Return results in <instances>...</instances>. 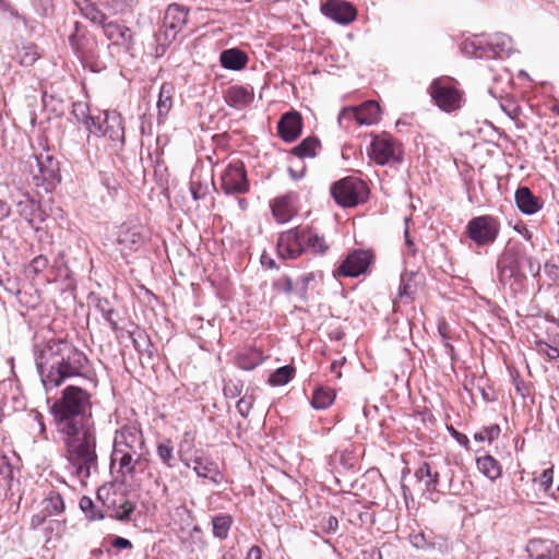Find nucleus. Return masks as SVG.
Returning a JSON list of instances; mask_svg holds the SVG:
<instances>
[{"instance_id":"obj_18","label":"nucleus","mask_w":559,"mask_h":559,"mask_svg":"<svg viewBox=\"0 0 559 559\" xmlns=\"http://www.w3.org/2000/svg\"><path fill=\"white\" fill-rule=\"evenodd\" d=\"M179 454L181 462L187 467H191L199 477L209 479L216 485L222 481L223 475L215 462L199 455L189 457L183 451L182 445L179 449Z\"/></svg>"},{"instance_id":"obj_8","label":"nucleus","mask_w":559,"mask_h":559,"mask_svg":"<svg viewBox=\"0 0 559 559\" xmlns=\"http://www.w3.org/2000/svg\"><path fill=\"white\" fill-rule=\"evenodd\" d=\"M428 92L433 103L445 112L455 111L462 106L463 93L456 87V82L452 78L435 79Z\"/></svg>"},{"instance_id":"obj_59","label":"nucleus","mask_w":559,"mask_h":559,"mask_svg":"<svg viewBox=\"0 0 559 559\" xmlns=\"http://www.w3.org/2000/svg\"><path fill=\"white\" fill-rule=\"evenodd\" d=\"M32 414H33L34 420L38 425L40 437L44 440H47L48 437H47L46 425H45V421H44V416L38 411H33Z\"/></svg>"},{"instance_id":"obj_30","label":"nucleus","mask_w":559,"mask_h":559,"mask_svg":"<svg viewBox=\"0 0 559 559\" xmlns=\"http://www.w3.org/2000/svg\"><path fill=\"white\" fill-rule=\"evenodd\" d=\"M219 61L223 68L238 71L248 63V56L240 49L230 48L221 52Z\"/></svg>"},{"instance_id":"obj_55","label":"nucleus","mask_w":559,"mask_h":559,"mask_svg":"<svg viewBox=\"0 0 559 559\" xmlns=\"http://www.w3.org/2000/svg\"><path fill=\"white\" fill-rule=\"evenodd\" d=\"M49 262L45 255H38L32 260L28 266V272L37 275L45 271L48 266Z\"/></svg>"},{"instance_id":"obj_46","label":"nucleus","mask_w":559,"mask_h":559,"mask_svg":"<svg viewBox=\"0 0 559 559\" xmlns=\"http://www.w3.org/2000/svg\"><path fill=\"white\" fill-rule=\"evenodd\" d=\"M501 429L499 425H491L489 427H484L480 431L474 435V439L479 442L488 441L492 442L495 439L499 437Z\"/></svg>"},{"instance_id":"obj_23","label":"nucleus","mask_w":559,"mask_h":559,"mask_svg":"<svg viewBox=\"0 0 559 559\" xmlns=\"http://www.w3.org/2000/svg\"><path fill=\"white\" fill-rule=\"evenodd\" d=\"M526 550L533 559H556L559 555L558 546L548 539H532Z\"/></svg>"},{"instance_id":"obj_35","label":"nucleus","mask_w":559,"mask_h":559,"mask_svg":"<svg viewBox=\"0 0 559 559\" xmlns=\"http://www.w3.org/2000/svg\"><path fill=\"white\" fill-rule=\"evenodd\" d=\"M173 94L174 86L169 83H164L160 86L158 100H157V110H158V121L162 122L170 111L173 107Z\"/></svg>"},{"instance_id":"obj_40","label":"nucleus","mask_w":559,"mask_h":559,"mask_svg":"<svg viewBox=\"0 0 559 559\" xmlns=\"http://www.w3.org/2000/svg\"><path fill=\"white\" fill-rule=\"evenodd\" d=\"M156 453L162 463L168 467L173 468L176 465V459L174 454V447L170 439H164L163 441L157 443Z\"/></svg>"},{"instance_id":"obj_57","label":"nucleus","mask_w":559,"mask_h":559,"mask_svg":"<svg viewBox=\"0 0 559 559\" xmlns=\"http://www.w3.org/2000/svg\"><path fill=\"white\" fill-rule=\"evenodd\" d=\"M321 528L323 532L331 534L335 533L338 528V520L334 515H330L323 519L321 522Z\"/></svg>"},{"instance_id":"obj_24","label":"nucleus","mask_w":559,"mask_h":559,"mask_svg":"<svg viewBox=\"0 0 559 559\" xmlns=\"http://www.w3.org/2000/svg\"><path fill=\"white\" fill-rule=\"evenodd\" d=\"M515 203L519 210L526 215L537 213L543 202L539 198L535 197L527 187H520L515 191Z\"/></svg>"},{"instance_id":"obj_22","label":"nucleus","mask_w":559,"mask_h":559,"mask_svg":"<svg viewBox=\"0 0 559 559\" xmlns=\"http://www.w3.org/2000/svg\"><path fill=\"white\" fill-rule=\"evenodd\" d=\"M512 51V39L506 34H496L486 39V58H504Z\"/></svg>"},{"instance_id":"obj_1","label":"nucleus","mask_w":559,"mask_h":559,"mask_svg":"<svg viewBox=\"0 0 559 559\" xmlns=\"http://www.w3.org/2000/svg\"><path fill=\"white\" fill-rule=\"evenodd\" d=\"M57 432L62 437L67 469L82 485L98 472L93 394L79 385H68L50 406Z\"/></svg>"},{"instance_id":"obj_9","label":"nucleus","mask_w":559,"mask_h":559,"mask_svg":"<svg viewBox=\"0 0 559 559\" xmlns=\"http://www.w3.org/2000/svg\"><path fill=\"white\" fill-rule=\"evenodd\" d=\"M331 193L337 204L352 207L367 198L368 190L364 181L347 177L335 182L331 188Z\"/></svg>"},{"instance_id":"obj_50","label":"nucleus","mask_w":559,"mask_h":559,"mask_svg":"<svg viewBox=\"0 0 559 559\" xmlns=\"http://www.w3.org/2000/svg\"><path fill=\"white\" fill-rule=\"evenodd\" d=\"M80 508L85 513L86 518L90 520H99L103 519L104 515L100 512H95L94 502L90 497H82L80 499Z\"/></svg>"},{"instance_id":"obj_10","label":"nucleus","mask_w":559,"mask_h":559,"mask_svg":"<svg viewBox=\"0 0 559 559\" xmlns=\"http://www.w3.org/2000/svg\"><path fill=\"white\" fill-rule=\"evenodd\" d=\"M500 233L498 218L481 215L472 218L466 225V235L477 246H488L496 241Z\"/></svg>"},{"instance_id":"obj_13","label":"nucleus","mask_w":559,"mask_h":559,"mask_svg":"<svg viewBox=\"0 0 559 559\" xmlns=\"http://www.w3.org/2000/svg\"><path fill=\"white\" fill-rule=\"evenodd\" d=\"M305 252V227L298 226L280 234L277 253L282 259L295 260Z\"/></svg>"},{"instance_id":"obj_20","label":"nucleus","mask_w":559,"mask_h":559,"mask_svg":"<svg viewBox=\"0 0 559 559\" xmlns=\"http://www.w3.org/2000/svg\"><path fill=\"white\" fill-rule=\"evenodd\" d=\"M322 13L338 24H348L356 19L357 11L353 4L342 0H329L321 7Z\"/></svg>"},{"instance_id":"obj_54","label":"nucleus","mask_w":559,"mask_h":559,"mask_svg":"<svg viewBox=\"0 0 559 559\" xmlns=\"http://www.w3.org/2000/svg\"><path fill=\"white\" fill-rule=\"evenodd\" d=\"M338 124L343 128H348L352 121L357 122L355 107H347L341 110L337 117Z\"/></svg>"},{"instance_id":"obj_52","label":"nucleus","mask_w":559,"mask_h":559,"mask_svg":"<svg viewBox=\"0 0 559 559\" xmlns=\"http://www.w3.org/2000/svg\"><path fill=\"white\" fill-rule=\"evenodd\" d=\"M254 403V397L251 394H245L237 402V411L241 417L247 418Z\"/></svg>"},{"instance_id":"obj_31","label":"nucleus","mask_w":559,"mask_h":559,"mask_svg":"<svg viewBox=\"0 0 559 559\" xmlns=\"http://www.w3.org/2000/svg\"><path fill=\"white\" fill-rule=\"evenodd\" d=\"M263 359L261 350L252 347L242 348L236 355V364L243 370H253L262 364Z\"/></svg>"},{"instance_id":"obj_27","label":"nucleus","mask_w":559,"mask_h":559,"mask_svg":"<svg viewBox=\"0 0 559 559\" xmlns=\"http://www.w3.org/2000/svg\"><path fill=\"white\" fill-rule=\"evenodd\" d=\"M105 36L111 40L114 44L124 45L132 41V32L129 27L124 25H120L117 22H104L100 25Z\"/></svg>"},{"instance_id":"obj_16","label":"nucleus","mask_w":559,"mask_h":559,"mask_svg":"<svg viewBox=\"0 0 559 559\" xmlns=\"http://www.w3.org/2000/svg\"><path fill=\"white\" fill-rule=\"evenodd\" d=\"M145 237L143 227L140 225L122 224L117 231L116 246L123 258L139 251L143 246Z\"/></svg>"},{"instance_id":"obj_48","label":"nucleus","mask_w":559,"mask_h":559,"mask_svg":"<svg viewBox=\"0 0 559 559\" xmlns=\"http://www.w3.org/2000/svg\"><path fill=\"white\" fill-rule=\"evenodd\" d=\"M413 275V273H403L401 275V283L399 287V297L401 299H403L404 297H412L414 293Z\"/></svg>"},{"instance_id":"obj_19","label":"nucleus","mask_w":559,"mask_h":559,"mask_svg":"<svg viewBox=\"0 0 559 559\" xmlns=\"http://www.w3.org/2000/svg\"><path fill=\"white\" fill-rule=\"evenodd\" d=\"M95 127L99 130L96 132H91L95 135L108 136L111 141H120L123 142L124 139V128L123 120L120 114L117 111L105 112L103 121H100V117H97L95 122Z\"/></svg>"},{"instance_id":"obj_63","label":"nucleus","mask_w":559,"mask_h":559,"mask_svg":"<svg viewBox=\"0 0 559 559\" xmlns=\"http://www.w3.org/2000/svg\"><path fill=\"white\" fill-rule=\"evenodd\" d=\"M345 361V358H342L341 360H334L332 364H331V372L333 373H336V377L337 378H341L342 373L340 371V367L344 364Z\"/></svg>"},{"instance_id":"obj_47","label":"nucleus","mask_w":559,"mask_h":559,"mask_svg":"<svg viewBox=\"0 0 559 559\" xmlns=\"http://www.w3.org/2000/svg\"><path fill=\"white\" fill-rule=\"evenodd\" d=\"M13 480V467L9 462V459L4 455L0 456V481H3V486L10 488Z\"/></svg>"},{"instance_id":"obj_2","label":"nucleus","mask_w":559,"mask_h":559,"mask_svg":"<svg viewBox=\"0 0 559 559\" xmlns=\"http://www.w3.org/2000/svg\"><path fill=\"white\" fill-rule=\"evenodd\" d=\"M34 357L46 391L58 388L70 378H94L86 354L64 338H50L35 345Z\"/></svg>"},{"instance_id":"obj_34","label":"nucleus","mask_w":559,"mask_h":559,"mask_svg":"<svg viewBox=\"0 0 559 559\" xmlns=\"http://www.w3.org/2000/svg\"><path fill=\"white\" fill-rule=\"evenodd\" d=\"M81 14L90 20L93 24L102 25L107 20L105 13H103L94 2L91 0H73Z\"/></svg>"},{"instance_id":"obj_38","label":"nucleus","mask_w":559,"mask_h":559,"mask_svg":"<svg viewBox=\"0 0 559 559\" xmlns=\"http://www.w3.org/2000/svg\"><path fill=\"white\" fill-rule=\"evenodd\" d=\"M335 400V392L331 388L319 386L314 390L311 397V405L316 409H325L332 405Z\"/></svg>"},{"instance_id":"obj_26","label":"nucleus","mask_w":559,"mask_h":559,"mask_svg":"<svg viewBox=\"0 0 559 559\" xmlns=\"http://www.w3.org/2000/svg\"><path fill=\"white\" fill-rule=\"evenodd\" d=\"M225 98L228 105L234 107H246L254 98L253 88L243 85H231L227 88Z\"/></svg>"},{"instance_id":"obj_43","label":"nucleus","mask_w":559,"mask_h":559,"mask_svg":"<svg viewBox=\"0 0 559 559\" xmlns=\"http://www.w3.org/2000/svg\"><path fill=\"white\" fill-rule=\"evenodd\" d=\"M133 346L140 356H146L148 359L153 356L152 344L148 336L144 332L132 334Z\"/></svg>"},{"instance_id":"obj_49","label":"nucleus","mask_w":559,"mask_h":559,"mask_svg":"<svg viewBox=\"0 0 559 559\" xmlns=\"http://www.w3.org/2000/svg\"><path fill=\"white\" fill-rule=\"evenodd\" d=\"M500 108L512 120H518L521 115V107L511 98H501Z\"/></svg>"},{"instance_id":"obj_4","label":"nucleus","mask_w":559,"mask_h":559,"mask_svg":"<svg viewBox=\"0 0 559 559\" xmlns=\"http://www.w3.org/2000/svg\"><path fill=\"white\" fill-rule=\"evenodd\" d=\"M21 169L36 187L46 185V190L61 180L59 162L48 151L28 155L22 162Z\"/></svg>"},{"instance_id":"obj_33","label":"nucleus","mask_w":559,"mask_h":559,"mask_svg":"<svg viewBox=\"0 0 559 559\" xmlns=\"http://www.w3.org/2000/svg\"><path fill=\"white\" fill-rule=\"evenodd\" d=\"M72 115L76 119L78 122L82 123L86 130L91 132H96L99 129L95 127V122L97 117H94L90 114V107L86 103L76 102L72 106Z\"/></svg>"},{"instance_id":"obj_7","label":"nucleus","mask_w":559,"mask_h":559,"mask_svg":"<svg viewBox=\"0 0 559 559\" xmlns=\"http://www.w3.org/2000/svg\"><path fill=\"white\" fill-rule=\"evenodd\" d=\"M367 154L377 165H395L403 162L404 150L399 140L390 133L382 132L372 135Z\"/></svg>"},{"instance_id":"obj_15","label":"nucleus","mask_w":559,"mask_h":559,"mask_svg":"<svg viewBox=\"0 0 559 559\" xmlns=\"http://www.w3.org/2000/svg\"><path fill=\"white\" fill-rule=\"evenodd\" d=\"M221 188L226 194H242L249 191L247 173L242 163L229 164L221 176Z\"/></svg>"},{"instance_id":"obj_5","label":"nucleus","mask_w":559,"mask_h":559,"mask_svg":"<svg viewBox=\"0 0 559 559\" xmlns=\"http://www.w3.org/2000/svg\"><path fill=\"white\" fill-rule=\"evenodd\" d=\"M498 269L501 281L512 277L521 280L527 274L537 276L540 272V263L524 251L510 249L498 261Z\"/></svg>"},{"instance_id":"obj_6","label":"nucleus","mask_w":559,"mask_h":559,"mask_svg":"<svg viewBox=\"0 0 559 559\" xmlns=\"http://www.w3.org/2000/svg\"><path fill=\"white\" fill-rule=\"evenodd\" d=\"M415 477L419 483H424L427 492H441L442 479L449 481L447 488L451 489L453 471L451 469L449 459L436 457L420 464L415 471Z\"/></svg>"},{"instance_id":"obj_32","label":"nucleus","mask_w":559,"mask_h":559,"mask_svg":"<svg viewBox=\"0 0 559 559\" xmlns=\"http://www.w3.org/2000/svg\"><path fill=\"white\" fill-rule=\"evenodd\" d=\"M476 465L478 471L490 480H496L501 476V465L492 455L485 454L477 457Z\"/></svg>"},{"instance_id":"obj_44","label":"nucleus","mask_w":559,"mask_h":559,"mask_svg":"<svg viewBox=\"0 0 559 559\" xmlns=\"http://www.w3.org/2000/svg\"><path fill=\"white\" fill-rule=\"evenodd\" d=\"M38 57L39 53L34 45L24 46L16 53L19 63L24 67L32 66Z\"/></svg>"},{"instance_id":"obj_45","label":"nucleus","mask_w":559,"mask_h":559,"mask_svg":"<svg viewBox=\"0 0 559 559\" xmlns=\"http://www.w3.org/2000/svg\"><path fill=\"white\" fill-rule=\"evenodd\" d=\"M294 368L290 366H283L277 368L270 377L272 385H284L293 378Z\"/></svg>"},{"instance_id":"obj_62","label":"nucleus","mask_w":559,"mask_h":559,"mask_svg":"<svg viewBox=\"0 0 559 559\" xmlns=\"http://www.w3.org/2000/svg\"><path fill=\"white\" fill-rule=\"evenodd\" d=\"M245 559H263L262 549L257 545L251 546L247 551Z\"/></svg>"},{"instance_id":"obj_53","label":"nucleus","mask_w":559,"mask_h":559,"mask_svg":"<svg viewBox=\"0 0 559 559\" xmlns=\"http://www.w3.org/2000/svg\"><path fill=\"white\" fill-rule=\"evenodd\" d=\"M242 386L243 385L240 381H237V382L233 381V380L225 381L224 388H223L225 397H227V399L237 397L238 395L241 394Z\"/></svg>"},{"instance_id":"obj_21","label":"nucleus","mask_w":559,"mask_h":559,"mask_svg":"<svg viewBox=\"0 0 559 559\" xmlns=\"http://www.w3.org/2000/svg\"><path fill=\"white\" fill-rule=\"evenodd\" d=\"M302 118L297 111L284 114L277 123V133L285 142H294L301 133Z\"/></svg>"},{"instance_id":"obj_12","label":"nucleus","mask_w":559,"mask_h":559,"mask_svg":"<svg viewBox=\"0 0 559 559\" xmlns=\"http://www.w3.org/2000/svg\"><path fill=\"white\" fill-rule=\"evenodd\" d=\"M11 207L15 209V213L24 219L31 227H35L36 223L45 221L39 205L27 193L21 190L11 191L9 194Z\"/></svg>"},{"instance_id":"obj_3","label":"nucleus","mask_w":559,"mask_h":559,"mask_svg":"<svg viewBox=\"0 0 559 559\" xmlns=\"http://www.w3.org/2000/svg\"><path fill=\"white\" fill-rule=\"evenodd\" d=\"M145 440L141 428L135 424L124 425L116 431L111 463H118L119 473L126 477H134L136 467L144 457Z\"/></svg>"},{"instance_id":"obj_51","label":"nucleus","mask_w":559,"mask_h":559,"mask_svg":"<svg viewBox=\"0 0 559 559\" xmlns=\"http://www.w3.org/2000/svg\"><path fill=\"white\" fill-rule=\"evenodd\" d=\"M95 307L103 313L104 319L109 322L111 328L116 330L117 322L112 319L114 309L110 307L109 301L105 298L98 299Z\"/></svg>"},{"instance_id":"obj_41","label":"nucleus","mask_w":559,"mask_h":559,"mask_svg":"<svg viewBox=\"0 0 559 559\" xmlns=\"http://www.w3.org/2000/svg\"><path fill=\"white\" fill-rule=\"evenodd\" d=\"M44 510L47 515L59 514L64 511V501L61 495L55 490H50L44 500Z\"/></svg>"},{"instance_id":"obj_64","label":"nucleus","mask_w":559,"mask_h":559,"mask_svg":"<svg viewBox=\"0 0 559 559\" xmlns=\"http://www.w3.org/2000/svg\"><path fill=\"white\" fill-rule=\"evenodd\" d=\"M425 543V536L423 534L414 535L413 537V544L417 548L423 547Z\"/></svg>"},{"instance_id":"obj_56","label":"nucleus","mask_w":559,"mask_h":559,"mask_svg":"<svg viewBox=\"0 0 559 559\" xmlns=\"http://www.w3.org/2000/svg\"><path fill=\"white\" fill-rule=\"evenodd\" d=\"M536 346L540 353H545L547 357L551 360L557 359L559 357V349L544 341H537Z\"/></svg>"},{"instance_id":"obj_14","label":"nucleus","mask_w":559,"mask_h":559,"mask_svg":"<svg viewBox=\"0 0 559 559\" xmlns=\"http://www.w3.org/2000/svg\"><path fill=\"white\" fill-rule=\"evenodd\" d=\"M188 21V9L177 3L168 5L164 19L163 31L158 35V40L163 44H170L182 29Z\"/></svg>"},{"instance_id":"obj_37","label":"nucleus","mask_w":559,"mask_h":559,"mask_svg":"<svg viewBox=\"0 0 559 559\" xmlns=\"http://www.w3.org/2000/svg\"><path fill=\"white\" fill-rule=\"evenodd\" d=\"M464 55L475 58H486V38L484 36H474L462 43Z\"/></svg>"},{"instance_id":"obj_17","label":"nucleus","mask_w":559,"mask_h":559,"mask_svg":"<svg viewBox=\"0 0 559 559\" xmlns=\"http://www.w3.org/2000/svg\"><path fill=\"white\" fill-rule=\"evenodd\" d=\"M373 255L368 250L357 249L349 253L346 259L340 264V266L333 272L335 277H356L364 274L370 263L372 262Z\"/></svg>"},{"instance_id":"obj_61","label":"nucleus","mask_w":559,"mask_h":559,"mask_svg":"<svg viewBox=\"0 0 559 559\" xmlns=\"http://www.w3.org/2000/svg\"><path fill=\"white\" fill-rule=\"evenodd\" d=\"M111 546L118 549H131L132 543L124 537L117 536L112 539Z\"/></svg>"},{"instance_id":"obj_60","label":"nucleus","mask_w":559,"mask_h":559,"mask_svg":"<svg viewBox=\"0 0 559 559\" xmlns=\"http://www.w3.org/2000/svg\"><path fill=\"white\" fill-rule=\"evenodd\" d=\"M12 213L11 202L10 200H1L0 199V222L10 217Z\"/></svg>"},{"instance_id":"obj_29","label":"nucleus","mask_w":559,"mask_h":559,"mask_svg":"<svg viewBox=\"0 0 559 559\" xmlns=\"http://www.w3.org/2000/svg\"><path fill=\"white\" fill-rule=\"evenodd\" d=\"M271 206L274 218L281 224L288 222L296 214L290 195L276 198Z\"/></svg>"},{"instance_id":"obj_36","label":"nucleus","mask_w":559,"mask_h":559,"mask_svg":"<svg viewBox=\"0 0 559 559\" xmlns=\"http://www.w3.org/2000/svg\"><path fill=\"white\" fill-rule=\"evenodd\" d=\"M321 148V143L316 136L304 139L298 145L293 147L292 154L299 158H313Z\"/></svg>"},{"instance_id":"obj_39","label":"nucleus","mask_w":559,"mask_h":559,"mask_svg":"<svg viewBox=\"0 0 559 559\" xmlns=\"http://www.w3.org/2000/svg\"><path fill=\"white\" fill-rule=\"evenodd\" d=\"M305 246L306 251L311 250L314 253L323 254L329 249L324 237L313 233L310 228L305 227Z\"/></svg>"},{"instance_id":"obj_11","label":"nucleus","mask_w":559,"mask_h":559,"mask_svg":"<svg viewBox=\"0 0 559 559\" xmlns=\"http://www.w3.org/2000/svg\"><path fill=\"white\" fill-rule=\"evenodd\" d=\"M97 499L112 511L111 516L119 521H127L133 513L135 506L122 492L117 491L114 484L104 485L97 490Z\"/></svg>"},{"instance_id":"obj_28","label":"nucleus","mask_w":559,"mask_h":559,"mask_svg":"<svg viewBox=\"0 0 559 559\" xmlns=\"http://www.w3.org/2000/svg\"><path fill=\"white\" fill-rule=\"evenodd\" d=\"M357 123L360 126H371L380 120L381 109L377 102L368 100L358 107H355Z\"/></svg>"},{"instance_id":"obj_58","label":"nucleus","mask_w":559,"mask_h":559,"mask_svg":"<svg viewBox=\"0 0 559 559\" xmlns=\"http://www.w3.org/2000/svg\"><path fill=\"white\" fill-rule=\"evenodd\" d=\"M554 471L552 468H546L543 471L540 476L536 479L544 490H548L552 485Z\"/></svg>"},{"instance_id":"obj_42","label":"nucleus","mask_w":559,"mask_h":559,"mask_svg":"<svg viewBox=\"0 0 559 559\" xmlns=\"http://www.w3.org/2000/svg\"><path fill=\"white\" fill-rule=\"evenodd\" d=\"M233 519L228 514H219L212 520L213 535L219 539H225L228 536Z\"/></svg>"},{"instance_id":"obj_25","label":"nucleus","mask_w":559,"mask_h":559,"mask_svg":"<svg viewBox=\"0 0 559 559\" xmlns=\"http://www.w3.org/2000/svg\"><path fill=\"white\" fill-rule=\"evenodd\" d=\"M80 23H74V33L69 36V44L75 55L82 60L87 61L93 58V45L90 38L79 34Z\"/></svg>"}]
</instances>
